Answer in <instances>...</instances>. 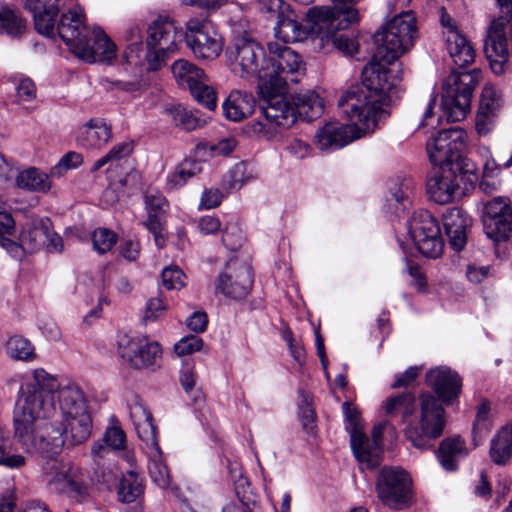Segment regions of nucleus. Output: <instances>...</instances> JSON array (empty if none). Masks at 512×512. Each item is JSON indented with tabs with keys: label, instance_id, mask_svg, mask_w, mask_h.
<instances>
[{
	"label": "nucleus",
	"instance_id": "24",
	"mask_svg": "<svg viewBox=\"0 0 512 512\" xmlns=\"http://www.w3.org/2000/svg\"><path fill=\"white\" fill-rule=\"evenodd\" d=\"M472 225L469 215L458 207L450 208L443 215V226L450 246L455 251L464 248L467 242V231Z\"/></svg>",
	"mask_w": 512,
	"mask_h": 512
},
{
	"label": "nucleus",
	"instance_id": "62",
	"mask_svg": "<svg viewBox=\"0 0 512 512\" xmlns=\"http://www.w3.org/2000/svg\"><path fill=\"white\" fill-rule=\"evenodd\" d=\"M238 141L235 137L220 139L216 144L209 145V150L214 156H228L236 148Z\"/></svg>",
	"mask_w": 512,
	"mask_h": 512
},
{
	"label": "nucleus",
	"instance_id": "53",
	"mask_svg": "<svg viewBox=\"0 0 512 512\" xmlns=\"http://www.w3.org/2000/svg\"><path fill=\"white\" fill-rule=\"evenodd\" d=\"M116 242L117 235L107 228L96 229L92 234L93 248L99 254L110 251Z\"/></svg>",
	"mask_w": 512,
	"mask_h": 512
},
{
	"label": "nucleus",
	"instance_id": "30",
	"mask_svg": "<svg viewBox=\"0 0 512 512\" xmlns=\"http://www.w3.org/2000/svg\"><path fill=\"white\" fill-rule=\"evenodd\" d=\"M374 43L376 45L375 59L384 61L398 60L409 49L399 37L392 34L387 26L375 33Z\"/></svg>",
	"mask_w": 512,
	"mask_h": 512
},
{
	"label": "nucleus",
	"instance_id": "31",
	"mask_svg": "<svg viewBox=\"0 0 512 512\" xmlns=\"http://www.w3.org/2000/svg\"><path fill=\"white\" fill-rule=\"evenodd\" d=\"M351 448L356 459L368 468H375L380 464L382 448L379 443L371 442L363 431H353Z\"/></svg>",
	"mask_w": 512,
	"mask_h": 512
},
{
	"label": "nucleus",
	"instance_id": "33",
	"mask_svg": "<svg viewBox=\"0 0 512 512\" xmlns=\"http://www.w3.org/2000/svg\"><path fill=\"white\" fill-rule=\"evenodd\" d=\"M148 458V471L152 481L161 488H167L170 485V474L167 465L164 462L162 451L158 441L143 445Z\"/></svg>",
	"mask_w": 512,
	"mask_h": 512
},
{
	"label": "nucleus",
	"instance_id": "17",
	"mask_svg": "<svg viewBox=\"0 0 512 512\" xmlns=\"http://www.w3.org/2000/svg\"><path fill=\"white\" fill-rule=\"evenodd\" d=\"M483 226L487 237L495 243L499 256L501 243L507 242L512 233V206L509 198L495 197L485 204Z\"/></svg>",
	"mask_w": 512,
	"mask_h": 512
},
{
	"label": "nucleus",
	"instance_id": "10",
	"mask_svg": "<svg viewBox=\"0 0 512 512\" xmlns=\"http://www.w3.org/2000/svg\"><path fill=\"white\" fill-rule=\"evenodd\" d=\"M375 489L380 501L392 509H405L412 499V479L400 467H383L377 476Z\"/></svg>",
	"mask_w": 512,
	"mask_h": 512
},
{
	"label": "nucleus",
	"instance_id": "32",
	"mask_svg": "<svg viewBox=\"0 0 512 512\" xmlns=\"http://www.w3.org/2000/svg\"><path fill=\"white\" fill-rule=\"evenodd\" d=\"M254 107V97L239 90L232 91L222 104L224 116L232 122L246 119L253 113Z\"/></svg>",
	"mask_w": 512,
	"mask_h": 512
},
{
	"label": "nucleus",
	"instance_id": "8",
	"mask_svg": "<svg viewBox=\"0 0 512 512\" xmlns=\"http://www.w3.org/2000/svg\"><path fill=\"white\" fill-rule=\"evenodd\" d=\"M480 72L453 71L443 83L442 110L447 123H455L465 119L470 110V103Z\"/></svg>",
	"mask_w": 512,
	"mask_h": 512
},
{
	"label": "nucleus",
	"instance_id": "26",
	"mask_svg": "<svg viewBox=\"0 0 512 512\" xmlns=\"http://www.w3.org/2000/svg\"><path fill=\"white\" fill-rule=\"evenodd\" d=\"M284 102L295 116L294 122L288 128H291L298 122L309 124L311 121L319 118L324 111L323 100L312 91L297 94L293 98V105L285 99Z\"/></svg>",
	"mask_w": 512,
	"mask_h": 512
},
{
	"label": "nucleus",
	"instance_id": "15",
	"mask_svg": "<svg viewBox=\"0 0 512 512\" xmlns=\"http://www.w3.org/2000/svg\"><path fill=\"white\" fill-rule=\"evenodd\" d=\"M184 40L198 59L213 60L223 49L222 37L207 19L188 20Z\"/></svg>",
	"mask_w": 512,
	"mask_h": 512
},
{
	"label": "nucleus",
	"instance_id": "38",
	"mask_svg": "<svg viewBox=\"0 0 512 512\" xmlns=\"http://www.w3.org/2000/svg\"><path fill=\"white\" fill-rule=\"evenodd\" d=\"M168 115L172 118L176 126H184L185 128H201L209 124L211 117L196 109H188L178 104L167 110Z\"/></svg>",
	"mask_w": 512,
	"mask_h": 512
},
{
	"label": "nucleus",
	"instance_id": "25",
	"mask_svg": "<svg viewBox=\"0 0 512 512\" xmlns=\"http://www.w3.org/2000/svg\"><path fill=\"white\" fill-rule=\"evenodd\" d=\"M306 18H308L307 15ZM307 22L308 26L299 22L296 13L289 7L277 18L274 27L275 36L284 43L302 41L309 33L315 34L321 40L320 35L312 30V23L309 19Z\"/></svg>",
	"mask_w": 512,
	"mask_h": 512
},
{
	"label": "nucleus",
	"instance_id": "21",
	"mask_svg": "<svg viewBox=\"0 0 512 512\" xmlns=\"http://www.w3.org/2000/svg\"><path fill=\"white\" fill-rule=\"evenodd\" d=\"M73 54L87 63L111 62L116 57V45L100 28L94 29L92 41L87 36L75 46Z\"/></svg>",
	"mask_w": 512,
	"mask_h": 512
},
{
	"label": "nucleus",
	"instance_id": "29",
	"mask_svg": "<svg viewBox=\"0 0 512 512\" xmlns=\"http://www.w3.org/2000/svg\"><path fill=\"white\" fill-rule=\"evenodd\" d=\"M129 412L135 431L143 445L157 441L152 414L144 403L135 399L129 404Z\"/></svg>",
	"mask_w": 512,
	"mask_h": 512
},
{
	"label": "nucleus",
	"instance_id": "4",
	"mask_svg": "<svg viewBox=\"0 0 512 512\" xmlns=\"http://www.w3.org/2000/svg\"><path fill=\"white\" fill-rule=\"evenodd\" d=\"M335 8L311 7L307 16L312 30L321 37L322 45H331L345 55L352 56L358 50L357 42L345 33H338L357 23L359 13L354 6L360 0H331Z\"/></svg>",
	"mask_w": 512,
	"mask_h": 512
},
{
	"label": "nucleus",
	"instance_id": "20",
	"mask_svg": "<svg viewBox=\"0 0 512 512\" xmlns=\"http://www.w3.org/2000/svg\"><path fill=\"white\" fill-rule=\"evenodd\" d=\"M252 283V271L247 264L229 261L226 272L218 276L215 288L226 297L242 299L249 293Z\"/></svg>",
	"mask_w": 512,
	"mask_h": 512
},
{
	"label": "nucleus",
	"instance_id": "36",
	"mask_svg": "<svg viewBox=\"0 0 512 512\" xmlns=\"http://www.w3.org/2000/svg\"><path fill=\"white\" fill-rule=\"evenodd\" d=\"M467 455L465 442L460 437L444 439L439 445L438 459L447 471H454L458 461Z\"/></svg>",
	"mask_w": 512,
	"mask_h": 512
},
{
	"label": "nucleus",
	"instance_id": "48",
	"mask_svg": "<svg viewBox=\"0 0 512 512\" xmlns=\"http://www.w3.org/2000/svg\"><path fill=\"white\" fill-rule=\"evenodd\" d=\"M7 353L12 359L19 361L30 362L36 359L34 346L22 336H13L8 340Z\"/></svg>",
	"mask_w": 512,
	"mask_h": 512
},
{
	"label": "nucleus",
	"instance_id": "6",
	"mask_svg": "<svg viewBox=\"0 0 512 512\" xmlns=\"http://www.w3.org/2000/svg\"><path fill=\"white\" fill-rule=\"evenodd\" d=\"M467 140V130H435L426 144L430 162L435 167H453L460 172L476 173V164L463 155Z\"/></svg>",
	"mask_w": 512,
	"mask_h": 512
},
{
	"label": "nucleus",
	"instance_id": "7",
	"mask_svg": "<svg viewBox=\"0 0 512 512\" xmlns=\"http://www.w3.org/2000/svg\"><path fill=\"white\" fill-rule=\"evenodd\" d=\"M419 403V421L410 423L405 429V435L415 448L427 450L443 434L446 424L445 410L431 393L420 394Z\"/></svg>",
	"mask_w": 512,
	"mask_h": 512
},
{
	"label": "nucleus",
	"instance_id": "14",
	"mask_svg": "<svg viewBox=\"0 0 512 512\" xmlns=\"http://www.w3.org/2000/svg\"><path fill=\"white\" fill-rule=\"evenodd\" d=\"M171 69L176 82L181 87L187 88L199 104L210 111L216 108V92L202 68L188 60L179 59L173 63Z\"/></svg>",
	"mask_w": 512,
	"mask_h": 512
},
{
	"label": "nucleus",
	"instance_id": "1",
	"mask_svg": "<svg viewBox=\"0 0 512 512\" xmlns=\"http://www.w3.org/2000/svg\"><path fill=\"white\" fill-rule=\"evenodd\" d=\"M14 439L26 453L52 459L65 440L72 445L91 435L92 416L81 388L37 368L19 388L13 410Z\"/></svg>",
	"mask_w": 512,
	"mask_h": 512
},
{
	"label": "nucleus",
	"instance_id": "57",
	"mask_svg": "<svg viewBox=\"0 0 512 512\" xmlns=\"http://www.w3.org/2000/svg\"><path fill=\"white\" fill-rule=\"evenodd\" d=\"M243 239V233L236 224H230L225 227L222 235V243L226 248L230 250L238 249Z\"/></svg>",
	"mask_w": 512,
	"mask_h": 512
},
{
	"label": "nucleus",
	"instance_id": "18",
	"mask_svg": "<svg viewBox=\"0 0 512 512\" xmlns=\"http://www.w3.org/2000/svg\"><path fill=\"white\" fill-rule=\"evenodd\" d=\"M44 476L52 493L83 495L86 491L84 473L75 464L48 461L44 466Z\"/></svg>",
	"mask_w": 512,
	"mask_h": 512
},
{
	"label": "nucleus",
	"instance_id": "5",
	"mask_svg": "<svg viewBox=\"0 0 512 512\" xmlns=\"http://www.w3.org/2000/svg\"><path fill=\"white\" fill-rule=\"evenodd\" d=\"M231 71L246 80L258 81V94L267 91L268 52L256 41L239 37L226 50Z\"/></svg>",
	"mask_w": 512,
	"mask_h": 512
},
{
	"label": "nucleus",
	"instance_id": "60",
	"mask_svg": "<svg viewBox=\"0 0 512 512\" xmlns=\"http://www.w3.org/2000/svg\"><path fill=\"white\" fill-rule=\"evenodd\" d=\"M435 104H436V98L433 97L429 100V103L427 104V106L423 112L422 120H421L418 128H425V127L437 128L439 125L442 124V117L436 116L434 114Z\"/></svg>",
	"mask_w": 512,
	"mask_h": 512
},
{
	"label": "nucleus",
	"instance_id": "58",
	"mask_svg": "<svg viewBox=\"0 0 512 512\" xmlns=\"http://www.w3.org/2000/svg\"><path fill=\"white\" fill-rule=\"evenodd\" d=\"M246 170L247 168L244 162H239L233 166L228 173L229 189L238 190L244 185V183L249 179Z\"/></svg>",
	"mask_w": 512,
	"mask_h": 512
},
{
	"label": "nucleus",
	"instance_id": "19",
	"mask_svg": "<svg viewBox=\"0 0 512 512\" xmlns=\"http://www.w3.org/2000/svg\"><path fill=\"white\" fill-rule=\"evenodd\" d=\"M467 174L453 167H435L426 180V191L429 198L440 205L453 202L460 195V178ZM469 174L475 175L476 173Z\"/></svg>",
	"mask_w": 512,
	"mask_h": 512
},
{
	"label": "nucleus",
	"instance_id": "12",
	"mask_svg": "<svg viewBox=\"0 0 512 512\" xmlns=\"http://www.w3.org/2000/svg\"><path fill=\"white\" fill-rule=\"evenodd\" d=\"M497 3L500 16L489 27L484 52L493 72L501 74L508 60L506 28H512V0H497Z\"/></svg>",
	"mask_w": 512,
	"mask_h": 512
},
{
	"label": "nucleus",
	"instance_id": "22",
	"mask_svg": "<svg viewBox=\"0 0 512 512\" xmlns=\"http://www.w3.org/2000/svg\"><path fill=\"white\" fill-rule=\"evenodd\" d=\"M144 202L147 219L143 224L153 234L156 246L163 248L166 237L163 233L164 222L162 218L169 209V203L164 195L156 189H148L145 192Z\"/></svg>",
	"mask_w": 512,
	"mask_h": 512
},
{
	"label": "nucleus",
	"instance_id": "42",
	"mask_svg": "<svg viewBox=\"0 0 512 512\" xmlns=\"http://www.w3.org/2000/svg\"><path fill=\"white\" fill-rule=\"evenodd\" d=\"M202 172V164L198 160L184 159L175 170L167 177V185L170 189L183 187L187 181Z\"/></svg>",
	"mask_w": 512,
	"mask_h": 512
},
{
	"label": "nucleus",
	"instance_id": "52",
	"mask_svg": "<svg viewBox=\"0 0 512 512\" xmlns=\"http://www.w3.org/2000/svg\"><path fill=\"white\" fill-rule=\"evenodd\" d=\"M83 163V157L80 153L70 151L64 154L57 164L50 169L52 178H61L69 170L77 169Z\"/></svg>",
	"mask_w": 512,
	"mask_h": 512
},
{
	"label": "nucleus",
	"instance_id": "51",
	"mask_svg": "<svg viewBox=\"0 0 512 512\" xmlns=\"http://www.w3.org/2000/svg\"><path fill=\"white\" fill-rule=\"evenodd\" d=\"M411 193L410 180H393L389 184V194L387 201L389 205L398 210V206L402 205L405 208V202L408 201Z\"/></svg>",
	"mask_w": 512,
	"mask_h": 512
},
{
	"label": "nucleus",
	"instance_id": "63",
	"mask_svg": "<svg viewBox=\"0 0 512 512\" xmlns=\"http://www.w3.org/2000/svg\"><path fill=\"white\" fill-rule=\"evenodd\" d=\"M207 324L208 317L207 314L203 311L194 312L186 320L187 327L195 333L204 332L207 328Z\"/></svg>",
	"mask_w": 512,
	"mask_h": 512
},
{
	"label": "nucleus",
	"instance_id": "34",
	"mask_svg": "<svg viewBox=\"0 0 512 512\" xmlns=\"http://www.w3.org/2000/svg\"><path fill=\"white\" fill-rule=\"evenodd\" d=\"M446 45L450 57L459 67L471 64L475 59V50L465 36L456 29H449L446 35Z\"/></svg>",
	"mask_w": 512,
	"mask_h": 512
},
{
	"label": "nucleus",
	"instance_id": "27",
	"mask_svg": "<svg viewBox=\"0 0 512 512\" xmlns=\"http://www.w3.org/2000/svg\"><path fill=\"white\" fill-rule=\"evenodd\" d=\"M49 224V219H40L23 227L19 242H16L21 250V255L12 257L16 260H22L27 253H34L45 245Z\"/></svg>",
	"mask_w": 512,
	"mask_h": 512
},
{
	"label": "nucleus",
	"instance_id": "9",
	"mask_svg": "<svg viewBox=\"0 0 512 512\" xmlns=\"http://www.w3.org/2000/svg\"><path fill=\"white\" fill-rule=\"evenodd\" d=\"M147 33L144 63L149 70L156 71L165 64L167 54L184 40V32L173 20L160 17L152 22Z\"/></svg>",
	"mask_w": 512,
	"mask_h": 512
},
{
	"label": "nucleus",
	"instance_id": "35",
	"mask_svg": "<svg viewBox=\"0 0 512 512\" xmlns=\"http://www.w3.org/2000/svg\"><path fill=\"white\" fill-rule=\"evenodd\" d=\"M490 457L496 465L507 464L512 457V421L503 426L490 443Z\"/></svg>",
	"mask_w": 512,
	"mask_h": 512
},
{
	"label": "nucleus",
	"instance_id": "41",
	"mask_svg": "<svg viewBox=\"0 0 512 512\" xmlns=\"http://www.w3.org/2000/svg\"><path fill=\"white\" fill-rule=\"evenodd\" d=\"M415 396L413 393L404 392L397 396L389 397L382 404V408L387 416H400L403 421L410 417L414 412Z\"/></svg>",
	"mask_w": 512,
	"mask_h": 512
},
{
	"label": "nucleus",
	"instance_id": "28",
	"mask_svg": "<svg viewBox=\"0 0 512 512\" xmlns=\"http://www.w3.org/2000/svg\"><path fill=\"white\" fill-rule=\"evenodd\" d=\"M374 130H318L315 144L320 150L340 149L347 144L371 135Z\"/></svg>",
	"mask_w": 512,
	"mask_h": 512
},
{
	"label": "nucleus",
	"instance_id": "44",
	"mask_svg": "<svg viewBox=\"0 0 512 512\" xmlns=\"http://www.w3.org/2000/svg\"><path fill=\"white\" fill-rule=\"evenodd\" d=\"M142 493V480L136 472L129 471L122 476L117 489V497L120 502L132 503L136 501Z\"/></svg>",
	"mask_w": 512,
	"mask_h": 512
},
{
	"label": "nucleus",
	"instance_id": "23",
	"mask_svg": "<svg viewBox=\"0 0 512 512\" xmlns=\"http://www.w3.org/2000/svg\"><path fill=\"white\" fill-rule=\"evenodd\" d=\"M426 382L444 404L451 403L461 393V377L447 367L430 369L426 374Z\"/></svg>",
	"mask_w": 512,
	"mask_h": 512
},
{
	"label": "nucleus",
	"instance_id": "45",
	"mask_svg": "<svg viewBox=\"0 0 512 512\" xmlns=\"http://www.w3.org/2000/svg\"><path fill=\"white\" fill-rule=\"evenodd\" d=\"M16 231L15 221L9 212H0V246L5 249L11 256H20L21 250L16 245V241L12 240Z\"/></svg>",
	"mask_w": 512,
	"mask_h": 512
},
{
	"label": "nucleus",
	"instance_id": "43",
	"mask_svg": "<svg viewBox=\"0 0 512 512\" xmlns=\"http://www.w3.org/2000/svg\"><path fill=\"white\" fill-rule=\"evenodd\" d=\"M500 98L493 86H485L481 93L480 106L477 114L476 128L490 124L489 117L500 108Z\"/></svg>",
	"mask_w": 512,
	"mask_h": 512
},
{
	"label": "nucleus",
	"instance_id": "2",
	"mask_svg": "<svg viewBox=\"0 0 512 512\" xmlns=\"http://www.w3.org/2000/svg\"><path fill=\"white\" fill-rule=\"evenodd\" d=\"M402 64L397 60L375 59L362 72V83L350 86L338 101L340 112L350 121L339 128H366L384 124L390 113L383 107V96L402 80ZM322 128H336L326 123Z\"/></svg>",
	"mask_w": 512,
	"mask_h": 512
},
{
	"label": "nucleus",
	"instance_id": "11",
	"mask_svg": "<svg viewBox=\"0 0 512 512\" xmlns=\"http://www.w3.org/2000/svg\"><path fill=\"white\" fill-rule=\"evenodd\" d=\"M66 0H60L55 2L54 0H50L48 4L51 6H55V12L51 13V31L43 32L37 28L36 25V13L42 14L45 13V8H40L38 11H33L32 9H28L33 14L35 29L38 33L54 37L56 34L60 36V38L64 41V43L69 47L71 52H74L75 46L80 44L82 39L86 37V27L84 25V13L81 7L76 6L73 9H70L67 13H63L61 18L57 24L55 25V18L58 15L60 8L64 6Z\"/></svg>",
	"mask_w": 512,
	"mask_h": 512
},
{
	"label": "nucleus",
	"instance_id": "47",
	"mask_svg": "<svg viewBox=\"0 0 512 512\" xmlns=\"http://www.w3.org/2000/svg\"><path fill=\"white\" fill-rule=\"evenodd\" d=\"M300 401L298 404V415L303 429L313 434L316 428V414L313 408V398L311 394L305 390H299Z\"/></svg>",
	"mask_w": 512,
	"mask_h": 512
},
{
	"label": "nucleus",
	"instance_id": "59",
	"mask_svg": "<svg viewBox=\"0 0 512 512\" xmlns=\"http://www.w3.org/2000/svg\"><path fill=\"white\" fill-rule=\"evenodd\" d=\"M16 96L18 103L31 102L36 98V87L29 78H23L16 86Z\"/></svg>",
	"mask_w": 512,
	"mask_h": 512
},
{
	"label": "nucleus",
	"instance_id": "39",
	"mask_svg": "<svg viewBox=\"0 0 512 512\" xmlns=\"http://www.w3.org/2000/svg\"><path fill=\"white\" fill-rule=\"evenodd\" d=\"M386 26L408 46H413L417 36L416 20L411 12H404L391 19Z\"/></svg>",
	"mask_w": 512,
	"mask_h": 512
},
{
	"label": "nucleus",
	"instance_id": "37",
	"mask_svg": "<svg viewBox=\"0 0 512 512\" xmlns=\"http://www.w3.org/2000/svg\"><path fill=\"white\" fill-rule=\"evenodd\" d=\"M50 177V173L31 167L17 175L16 184L19 188L30 192L48 193L51 189Z\"/></svg>",
	"mask_w": 512,
	"mask_h": 512
},
{
	"label": "nucleus",
	"instance_id": "49",
	"mask_svg": "<svg viewBox=\"0 0 512 512\" xmlns=\"http://www.w3.org/2000/svg\"><path fill=\"white\" fill-rule=\"evenodd\" d=\"M11 440L9 431L0 426V465L8 468H19L25 464V458L18 454L10 455Z\"/></svg>",
	"mask_w": 512,
	"mask_h": 512
},
{
	"label": "nucleus",
	"instance_id": "16",
	"mask_svg": "<svg viewBox=\"0 0 512 512\" xmlns=\"http://www.w3.org/2000/svg\"><path fill=\"white\" fill-rule=\"evenodd\" d=\"M408 232L419 252L427 258L442 254L444 243L437 220L426 210L414 212L408 222Z\"/></svg>",
	"mask_w": 512,
	"mask_h": 512
},
{
	"label": "nucleus",
	"instance_id": "40",
	"mask_svg": "<svg viewBox=\"0 0 512 512\" xmlns=\"http://www.w3.org/2000/svg\"><path fill=\"white\" fill-rule=\"evenodd\" d=\"M125 39L128 42L127 48L123 54L128 64H144L145 49L142 42L141 28L137 24L130 25L125 32Z\"/></svg>",
	"mask_w": 512,
	"mask_h": 512
},
{
	"label": "nucleus",
	"instance_id": "56",
	"mask_svg": "<svg viewBox=\"0 0 512 512\" xmlns=\"http://www.w3.org/2000/svg\"><path fill=\"white\" fill-rule=\"evenodd\" d=\"M203 346V340L194 335L186 336L180 339L174 345V351L178 356H185L200 351Z\"/></svg>",
	"mask_w": 512,
	"mask_h": 512
},
{
	"label": "nucleus",
	"instance_id": "3",
	"mask_svg": "<svg viewBox=\"0 0 512 512\" xmlns=\"http://www.w3.org/2000/svg\"><path fill=\"white\" fill-rule=\"evenodd\" d=\"M267 61V91H262L261 112L271 125L288 128L295 120L284 102L289 84H296L304 75L300 55L290 47L269 42Z\"/></svg>",
	"mask_w": 512,
	"mask_h": 512
},
{
	"label": "nucleus",
	"instance_id": "55",
	"mask_svg": "<svg viewBox=\"0 0 512 512\" xmlns=\"http://www.w3.org/2000/svg\"><path fill=\"white\" fill-rule=\"evenodd\" d=\"M162 283L166 289H180L184 286L185 274L177 266H169L162 271Z\"/></svg>",
	"mask_w": 512,
	"mask_h": 512
},
{
	"label": "nucleus",
	"instance_id": "50",
	"mask_svg": "<svg viewBox=\"0 0 512 512\" xmlns=\"http://www.w3.org/2000/svg\"><path fill=\"white\" fill-rule=\"evenodd\" d=\"M111 137V130H78L76 140L84 148H101Z\"/></svg>",
	"mask_w": 512,
	"mask_h": 512
},
{
	"label": "nucleus",
	"instance_id": "13",
	"mask_svg": "<svg viewBox=\"0 0 512 512\" xmlns=\"http://www.w3.org/2000/svg\"><path fill=\"white\" fill-rule=\"evenodd\" d=\"M118 354L130 367L155 369L160 367L162 347L156 341H149L144 335L121 334L118 336Z\"/></svg>",
	"mask_w": 512,
	"mask_h": 512
},
{
	"label": "nucleus",
	"instance_id": "64",
	"mask_svg": "<svg viewBox=\"0 0 512 512\" xmlns=\"http://www.w3.org/2000/svg\"><path fill=\"white\" fill-rule=\"evenodd\" d=\"M133 149L134 141L126 140L120 144L113 146L107 154L111 161H118L128 157L133 152Z\"/></svg>",
	"mask_w": 512,
	"mask_h": 512
},
{
	"label": "nucleus",
	"instance_id": "61",
	"mask_svg": "<svg viewBox=\"0 0 512 512\" xmlns=\"http://www.w3.org/2000/svg\"><path fill=\"white\" fill-rule=\"evenodd\" d=\"M104 441L111 449L119 450L124 448L125 434L119 427L108 428L104 435Z\"/></svg>",
	"mask_w": 512,
	"mask_h": 512
},
{
	"label": "nucleus",
	"instance_id": "54",
	"mask_svg": "<svg viewBox=\"0 0 512 512\" xmlns=\"http://www.w3.org/2000/svg\"><path fill=\"white\" fill-rule=\"evenodd\" d=\"M491 404L487 399H481L479 405L477 406L476 411V419L474 422V431L479 433L487 432L491 426Z\"/></svg>",
	"mask_w": 512,
	"mask_h": 512
},
{
	"label": "nucleus",
	"instance_id": "46",
	"mask_svg": "<svg viewBox=\"0 0 512 512\" xmlns=\"http://www.w3.org/2000/svg\"><path fill=\"white\" fill-rule=\"evenodd\" d=\"M26 29L24 20L7 7L0 8V34H6L12 38L20 37Z\"/></svg>",
	"mask_w": 512,
	"mask_h": 512
}]
</instances>
